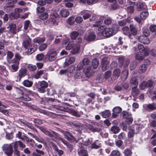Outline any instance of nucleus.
<instances>
[{
  "mask_svg": "<svg viewBox=\"0 0 156 156\" xmlns=\"http://www.w3.org/2000/svg\"><path fill=\"white\" fill-rule=\"evenodd\" d=\"M13 144V147L14 149L13 152L14 154L16 156H20V152L18 149V146H19L21 150L22 151L23 150V149L26 147V145L20 140L16 141L14 142Z\"/></svg>",
  "mask_w": 156,
  "mask_h": 156,
  "instance_id": "f257e3e1",
  "label": "nucleus"
},
{
  "mask_svg": "<svg viewBox=\"0 0 156 156\" xmlns=\"http://www.w3.org/2000/svg\"><path fill=\"white\" fill-rule=\"evenodd\" d=\"M80 48V45L79 44H74L72 42H69L66 46V50H69L71 49V52L73 54L79 53Z\"/></svg>",
  "mask_w": 156,
  "mask_h": 156,
  "instance_id": "f03ea898",
  "label": "nucleus"
},
{
  "mask_svg": "<svg viewBox=\"0 0 156 156\" xmlns=\"http://www.w3.org/2000/svg\"><path fill=\"white\" fill-rule=\"evenodd\" d=\"M91 123L92 125L88 124L87 126V127L89 130L94 132H99L101 131L102 127L101 124L93 121L91 122Z\"/></svg>",
  "mask_w": 156,
  "mask_h": 156,
  "instance_id": "7ed1b4c3",
  "label": "nucleus"
},
{
  "mask_svg": "<svg viewBox=\"0 0 156 156\" xmlns=\"http://www.w3.org/2000/svg\"><path fill=\"white\" fill-rule=\"evenodd\" d=\"M57 54L56 51L53 48L50 49L48 51L45 55V58L49 62L54 61L57 58Z\"/></svg>",
  "mask_w": 156,
  "mask_h": 156,
  "instance_id": "20e7f679",
  "label": "nucleus"
},
{
  "mask_svg": "<svg viewBox=\"0 0 156 156\" xmlns=\"http://www.w3.org/2000/svg\"><path fill=\"white\" fill-rule=\"evenodd\" d=\"M98 31L102 32L103 36L109 37L112 36L113 33V29L107 28L104 26H101L98 28Z\"/></svg>",
  "mask_w": 156,
  "mask_h": 156,
  "instance_id": "39448f33",
  "label": "nucleus"
},
{
  "mask_svg": "<svg viewBox=\"0 0 156 156\" xmlns=\"http://www.w3.org/2000/svg\"><path fill=\"white\" fill-rule=\"evenodd\" d=\"M2 148L4 153L7 156H12L13 150L11 144H4L2 146Z\"/></svg>",
  "mask_w": 156,
  "mask_h": 156,
  "instance_id": "423d86ee",
  "label": "nucleus"
},
{
  "mask_svg": "<svg viewBox=\"0 0 156 156\" xmlns=\"http://www.w3.org/2000/svg\"><path fill=\"white\" fill-rule=\"evenodd\" d=\"M23 91L22 90L18 89L16 95L17 98L25 101H29L30 98L27 96L23 95Z\"/></svg>",
  "mask_w": 156,
  "mask_h": 156,
  "instance_id": "0eeeda50",
  "label": "nucleus"
},
{
  "mask_svg": "<svg viewBox=\"0 0 156 156\" xmlns=\"http://www.w3.org/2000/svg\"><path fill=\"white\" fill-rule=\"evenodd\" d=\"M60 131L64 134L65 138L68 140L72 142L76 141V138L71 133L62 129H61Z\"/></svg>",
  "mask_w": 156,
  "mask_h": 156,
  "instance_id": "6e6552de",
  "label": "nucleus"
},
{
  "mask_svg": "<svg viewBox=\"0 0 156 156\" xmlns=\"http://www.w3.org/2000/svg\"><path fill=\"white\" fill-rule=\"evenodd\" d=\"M40 87L37 90L41 93H44L46 92V89L48 86V83L45 81H42L39 83Z\"/></svg>",
  "mask_w": 156,
  "mask_h": 156,
  "instance_id": "1a4fd4ad",
  "label": "nucleus"
},
{
  "mask_svg": "<svg viewBox=\"0 0 156 156\" xmlns=\"http://www.w3.org/2000/svg\"><path fill=\"white\" fill-rule=\"evenodd\" d=\"M109 58L106 57L103 58L101 60V68L103 71H104L107 69L109 63Z\"/></svg>",
  "mask_w": 156,
  "mask_h": 156,
  "instance_id": "9d476101",
  "label": "nucleus"
},
{
  "mask_svg": "<svg viewBox=\"0 0 156 156\" xmlns=\"http://www.w3.org/2000/svg\"><path fill=\"white\" fill-rule=\"evenodd\" d=\"M24 40H23L22 44L23 47L26 49L28 48L31 44V40L30 37L27 36H24Z\"/></svg>",
  "mask_w": 156,
  "mask_h": 156,
  "instance_id": "9b49d317",
  "label": "nucleus"
},
{
  "mask_svg": "<svg viewBox=\"0 0 156 156\" xmlns=\"http://www.w3.org/2000/svg\"><path fill=\"white\" fill-rule=\"evenodd\" d=\"M90 62L89 60L87 58H84L81 62L78 64L76 67L77 69H78L79 70L82 69L84 66L87 64L89 63Z\"/></svg>",
  "mask_w": 156,
  "mask_h": 156,
  "instance_id": "f8f14e48",
  "label": "nucleus"
},
{
  "mask_svg": "<svg viewBox=\"0 0 156 156\" xmlns=\"http://www.w3.org/2000/svg\"><path fill=\"white\" fill-rule=\"evenodd\" d=\"M27 71V69L25 68H22L19 70L18 73L17 79L19 81L26 75Z\"/></svg>",
  "mask_w": 156,
  "mask_h": 156,
  "instance_id": "ddd939ff",
  "label": "nucleus"
},
{
  "mask_svg": "<svg viewBox=\"0 0 156 156\" xmlns=\"http://www.w3.org/2000/svg\"><path fill=\"white\" fill-rule=\"evenodd\" d=\"M48 136L50 137L52 140L55 141L57 140H59L60 139V137L59 136L58 134L52 130L50 131Z\"/></svg>",
  "mask_w": 156,
  "mask_h": 156,
  "instance_id": "4468645a",
  "label": "nucleus"
},
{
  "mask_svg": "<svg viewBox=\"0 0 156 156\" xmlns=\"http://www.w3.org/2000/svg\"><path fill=\"white\" fill-rule=\"evenodd\" d=\"M12 61L13 64L11 65V67L13 72H16L19 67V61L16 60L15 59H13Z\"/></svg>",
  "mask_w": 156,
  "mask_h": 156,
  "instance_id": "2eb2a0df",
  "label": "nucleus"
},
{
  "mask_svg": "<svg viewBox=\"0 0 156 156\" xmlns=\"http://www.w3.org/2000/svg\"><path fill=\"white\" fill-rule=\"evenodd\" d=\"M138 39L140 42L144 44H148L150 43V41L148 38L146 36L144 35L140 36Z\"/></svg>",
  "mask_w": 156,
  "mask_h": 156,
  "instance_id": "dca6fc26",
  "label": "nucleus"
},
{
  "mask_svg": "<svg viewBox=\"0 0 156 156\" xmlns=\"http://www.w3.org/2000/svg\"><path fill=\"white\" fill-rule=\"evenodd\" d=\"M49 19V24L52 26L55 25H57L58 23L56 21V17L54 15L52 14L50 16Z\"/></svg>",
  "mask_w": 156,
  "mask_h": 156,
  "instance_id": "f3484780",
  "label": "nucleus"
},
{
  "mask_svg": "<svg viewBox=\"0 0 156 156\" xmlns=\"http://www.w3.org/2000/svg\"><path fill=\"white\" fill-rule=\"evenodd\" d=\"M149 53V51H146L144 53H138L137 55V60L142 61L144 59V56L147 55Z\"/></svg>",
  "mask_w": 156,
  "mask_h": 156,
  "instance_id": "a211bd4d",
  "label": "nucleus"
},
{
  "mask_svg": "<svg viewBox=\"0 0 156 156\" xmlns=\"http://www.w3.org/2000/svg\"><path fill=\"white\" fill-rule=\"evenodd\" d=\"M7 28H9V31L12 34H16V25L14 24H9Z\"/></svg>",
  "mask_w": 156,
  "mask_h": 156,
  "instance_id": "6ab92c4d",
  "label": "nucleus"
},
{
  "mask_svg": "<svg viewBox=\"0 0 156 156\" xmlns=\"http://www.w3.org/2000/svg\"><path fill=\"white\" fill-rule=\"evenodd\" d=\"M121 73V70L119 68H116L114 69L113 72V74L114 76V80L117 79L120 76Z\"/></svg>",
  "mask_w": 156,
  "mask_h": 156,
  "instance_id": "aec40b11",
  "label": "nucleus"
},
{
  "mask_svg": "<svg viewBox=\"0 0 156 156\" xmlns=\"http://www.w3.org/2000/svg\"><path fill=\"white\" fill-rule=\"evenodd\" d=\"M75 58L74 57H70L66 59L65 62L66 66H68L74 62Z\"/></svg>",
  "mask_w": 156,
  "mask_h": 156,
  "instance_id": "412c9836",
  "label": "nucleus"
},
{
  "mask_svg": "<svg viewBox=\"0 0 156 156\" xmlns=\"http://www.w3.org/2000/svg\"><path fill=\"white\" fill-rule=\"evenodd\" d=\"M128 75V71L127 70L125 69L122 71L121 75L120 78L122 81H125L127 79Z\"/></svg>",
  "mask_w": 156,
  "mask_h": 156,
  "instance_id": "4be33fe9",
  "label": "nucleus"
},
{
  "mask_svg": "<svg viewBox=\"0 0 156 156\" xmlns=\"http://www.w3.org/2000/svg\"><path fill=\"white\" fill-rule=\"evenodd\" d=\"M99 0H80V2L88 5H91L97 3Z\"/></svg>",
  "mask_w": 156,
  "mask_h": 156,
  "instance_id": "5701e85b",
  "label": "nucleus"
},
{
  "mask_svg": "<svg viewBox=\"0 0 156 156\" xmlns=\"http://www.w3.org/2000/svg\"><path fill=\"white\" fill-rule=\"evenodd\" d=\"M96 35L94 32H90L89 33V34L87 37V39L90 41H94Z\"/></svg>",
  "mask_w": 156,
  "mask_h": 156,
  "instance_id": "b1692460",
  "label": "nucleus"
},
{
  "mask_svg": "<svg viewBox=\"0 0 156 156\" xmlns=\"http://www.w3.org/2000/svg\"><path fill=\"white\" fill-rule=\"evenodd\" d=\"M78 155L80 156H88L87 151L84 148H81L78 152Z\"/></svg>",
  "mask_w": 156,
  "mask_h": 156,
  "instance_id": "393cba45",
  "label": "nucleus"
},
{
  "mask_svg": "<svg viewBox=\"0 0 156 156\" xmlns=\"http://www.w3.org/2000/svg\"><path fill=\"white\" fill-rule=\"evenodd\" d=\"M22 84L25 87H30L32 86L33 83L32 81L28 80H26L23 81Z\"/></svg>",
  "mask_w": 156,
  "mask_h": 156,
  "instance_id": "a878e982",
  "label": "nucleus"
},
{
  "mask_svg": "<svg viewBox=\"0 0 156 156\" xmlns=\"http://www.w3.org/2000/svg\"><path fill=\"white\" fill-rule=\"evenodd\" d=\"M130 33L132 34L136 35V25L133 24H131L130 25Z\"/></svg>",
  "mask_w": 156,
  "mask_h": 156,
  "instance_id": "bb28decb",
  "label": "nucleus"
},
{
  "mask_svg": "<svg viewBox=\"0 0 156 156\" xmlns=\"http://www.w3.org/2000/svg\"><path fill=\"white\" fill-rule=\"evenodd\" d=\"M59 14L62 17H66L69 15V12L66 9L62 10L60 11Z\"/></svg>",
  "mask_w": 156,
  "mask_h": 156,
  "instance_id": "cd10ccee",
  "label": "nucleus"
},
{
  "mask_svg": "<svg viewBox=\"0 0 156 156\" xmlns=\"http://www.w3.org/2000/svg\"><path fill=\"white\" fill-rule=\"evenodd\" d=\"M83 76V73L80 70H76L74 75L75 78L80 79L82 78Z\"/></svg>",
  "mask_w": 156,
  "mask_h": 156,
  "instance_id": "c85d7f7f",
  "label": "nucleus"
},
{
  "mask_svg": "<svg viewBox=\"0 0 156 156\" xmlns=\"http://www.w3.org/2000/svg\"><path fill=\"white\" fill-rule=\"evenodd\" d=\"M122 30L123 34L125 35L128 36L130 33V29L127 26L123 27Z\"/></svg>",
  "mask_w": 156,
  "mask_h": 156,
  "instance_id": "c756f323",
  "label": "nucleus"
},
{
  "mask_svg": "<svg viewBox=\"0 0 156 156\" xmlns=\"http://www.w3.org/2000/svg\"><path fill=\"white\" fill-rule=\"evenodd\" d=\"M147 108L150 110H154L156 109V103H153L147 105Z\"/></svg>",
  "mask_w": 156,
  "mask_h": 156,
  "instance_id": "7c9ffc66",
  "label": "nucleus"
},
{
  "mask_svg": "<svg viewBox=\"0 0 156 156\" xmlns=\"http://www.w3.org/2000/svg\"><path fill=\"white\" fill-rule=\"evenodd\" d=\"M91 70V67L90 66L89 63L86 65L83 69V71L85 74L90 73Z\"/></svg>",
  "mask_w": 156,
  "mask_h": 156,
  "instance_id": "2f4dec72",
  "label": "nucleus"
},
{
  "mask_svg": "<svg viewBox=\"0 0 156 156\" xmlns=\"http://www.w3.org/2000/svg\"><path fill=\"white\" fill-rule=\"evenodd\" d=\"M111 113L108 110H105L101 112V115L103 118H107L111 115Z\"/></svg>",
  "mask_w": 156,
  "mask_h": 156,
  "instance_id": "473e14b6",
  "label": "nucleus"
},
{
  "mask_svg": "<svg viewBox=\"0 0 156 156\" xmlns=\"http://www.w3.org/2000/svg\"><path fill=\"white\" fill-rule=\"evenodd\" d=\"M110 130L113 133L116 134L119 132L120 129L119 127L117 126H114L111 128Z\"/></svg>",
  "mask_w": 156,
  "mask_h": 156,
  "instance_id": "72a5a7b5",
  "label": "nucleus"
},
{
  "mask_svg": "<svg viewBox=\"0 0 156 156\" xmlns=\"http://www.w3.org/2000/svg\"><path fill=\"white\" fill-rule=\"evenodd\" d=\"M99 63V61L97 59L94 58L92 60V66L95 69H96L98 67Z\"/></svg>",
  "mask_w": 156,
  "mask_h": 156,
  "instance_id": "f704fd0d",
  "label": "nucleus"
},
{
  "mask_svg": "<svg viewBox=\"0 0 156 156\" xmlns=\"http://www.w3.org/2000/svg\"><path fill=\"white\" fill-rule=\"evenodd\" d=\"M37 49L36 46H31V47L29 48L27 51V53L28 55H30Z\"/></svg>",
  "mask_w": 156,
  "mask_h": 156,
  "instance_id": "c9c22d12",
  "label": "nucleus"
},
{
  "mask_svg": "<svg viewBox=\"0 0 156 156\" xmlns=\"http://www.w3.org/2000/svg\"><path fill=\"white\" fill-rule=\"evenodd\" d=\"M147 69V67L145 64H143L141 65L139 69V72L141 73H144Z\"/></svg>",
  "mask_w": 156,
  "mask_h": 156,
  "instance_id": "e433bc0d",
  "label": "nucleus"
},
{
  "mask_svg": "<svg viewBox=\"0 0 156 156\" xmlns=\"http://www.w3.org/2000/svg\"><path fill=\"white\" fill-rule=\"evenodd\" d=\"M101 146V143L100 141L98 140L96 141L92 145V147L93 148L97 149L100 147Z\"/></svg>",
  "mask_w": 156,
  "mask_h": 156,
  "instance_id": "4c0bfd02",
  "label": "nucleus"
},
{
  "mask_svg": "<svg viewBox=\"0 0 156 156\" xmlns=\"http://www.w3.org/2000/svg\"><path fill=\"white\" fill-rule=\"evenodd\" d=\"M79 33L78 32L76 31L72 32L70 34V37L71 39L75 40L78 36Z\"/></svg>",
  "mask_w": 156,
  "mask_h": 156,
  "instance_id": "58836bf2",
  "label": "nucleus"
},
{
  "mask_svg": "<svg viewBox=\"0 0 156 156\" xmlns=\"http://www.w3.org/2000/svg\"><path fill=\"white\" fill-rule=\"evenodd\" d=\"M138 48L140 53H144L146 51H148V50L147 49H145L142 44H139L138 46Z\"/></svg>",
  "mask_w": 156,
  "mask_h": 156,
  "instance_id": "ea45409f",
  "label": "nucleus"
},
{
  "mask_svg": "<svg viewBox=\"0 0 156 156\" xmlns=\"http://www.w3.org/2000/svg\"><path fill=\"white\" fill-rule=\"evenodd\" d=\"M7 54V59L8 62L9 63H10L9 61H10V60L13 58L14 55L13 54L12 51H8Z\"/></svg>",
  "mask_w": 156,
  "mask_h": 156,
  "instance_id": "a19ab883",
  "label": "nucleus"
},
{
  "mask_svg": "<svg viewBox=\"0 0 156 156\" xmlns=\"http://www.w3.org/2000/svg\"><path fill=\"white\" fill-rule=\"evenodd\" d=\"M148 15V12L147 11L142 12L140 13V17L142 20H144Z\"/></svg>",
  "mask_w": 156,
  "mask_h": 156,
  "instance_id": "79ce46f5",
  "label": "nucleus"
},
{
  "mask_svg": "<svg viewBox=\"0 0 156 156\" xmlns=\"http://www.w3.org/2000/svg\"><path fill=\"white\" fill-rule=\"evenodd\" d=\"M38 128L43 133L47 135H48L50 131H48L46 128L43 126H40Z\"/></svg>",
  "mask_w": 156,
  "mask_h": 156,
  "instance_id": "37998d69",
  "label": "nucleus"
},
{
  "mask_svg": "<svg viewBox=\"0 0 156 156\" xmlns=\"http://www.w3.org/2000/svg\"><path fill=\"white\" fill-rule=\"evenodd\" d=\"M48 15L47 12H44L41 14L39 16V18L42 20H45L48 18Z\"/></svg>",
  "mask_w": 156,
  "mask_h": 156,
  "instance_id": "c03bdc74",
  "label": "nucleus"
},
{
  "mask_svg": "<svg viewBox=\"0 0 156 156\" xmlns=\"http://www.w3.org/2000/svg\"><path fill=\"white\" fill-rule=\"evenodd\" d=\"M35 123V126L37 127H39V126L37 125H41L43 124V121L39 119H35L33 121Z\"/></svg>",
  "mask_w": 156,
  "mask_h": 156,
  "instance_id": "a18cd8bd",
  "label": "nucleus"
},
{
  "mask_svg": "<svg viewBox=\"0 0 156 156\" xmlns=\"http://www.w3.org/2000/svg\"><path fill=\"white\" fill-rule=\"evenodd\" d=\"M45 39L44 38L37 37L34 39L33 41L34 42L40 43L44 41Z\"/></svg>",
  "mask_w": 156,
  "mask_h": 156,
  "instance_id": "49530a36",
  "label": "nucleus"
},
{
  "mask_svg": "<svg viewBox=\"0 0 156 156\" xmlns=\"http://www.w3.org/2000/svg\"><path fill=\"white\" fill-rule=\"evenodd\" d=\"M146 84L147 87L151 88L154 87V83L151 80H149L146 82Z\"/></svg>",
  "mask_w": 156,
  "mask_h": 156,
  "instance_id": "de8ad7c7",
  "label": "nucleus"
},
{
  "mask_svg": "<svg viewBox=\"0 0 156 156\" xmlns=\"http://www.w3.org/2000/svg\"><path fill=\"white\" fill-rule=\"evenodd\" d=\"M81 14L83 15V19L84 20H86L89 18L91 16V15L87 13L86 11H82L81 12Z\"/></svg>",
  "mask_w": 156,
  "mask_h": 156,
  "instance_id": "09e8293b",
  "label": "nucleus"
},
{
  "mask_svg": "<svg viewBox=\"0 0 156 156\" xmlns=\"http://www.w3.org/2000/svg\"><path fill=\"white\" fill-rule=\"evenodd\" d=\"M119 66L120 67H121L123 65L125 58L124 57H120L118 58Z\"/></svg>",
  "mask_w": 156,
  "mask_h": 156,
  "instance_id": "8fccbe9b",
  "label": "nucleus"
},
{
  "mask_svg": "<svg viewBox=\"0 0 156 156\" xmlns=\"http://www.w3.org/2000/svg\"><path fill=\"white\" fill-rule=\"evenodd\" d=\"M144 5L143 3L139 2L137 3V11H142L144 9Z\"/></svg>",
  "mask_w": 156,
  "mask_h": 156,
  "instance_id": "3c124183",
  "label": "nucleus"
},
{
  "mask_svg": "<svg viewBox=\"0 0 156 156\" xmlns=\"http://www.w3.org/2000/svg\"><path fill=\"white\" fill-rule=\"evenodd\" d=\"M104 78V75L102 74H98L96 78V80L98 83L101 82Z\"/></svg>",
  "mask_w": 156,
  "mask_h": 156,
  "instance_id": "603ef678",
  "label": "nucleus"
},
{
  "mask_svg": "<svg viewBox=\"0 0 156 156\" xmlns=\"http://www.w3.org/2000/svg\"><path fill=\"white\" fill-rule=\"evenodd\" d=\"M45 73V71L44 70H40L37 72L35 75V77L36 79L39 78L41 75Z\"/></svg>",
  "mask_w": 156,
  "mask_h": 156,
  "instance_id": "864d4df0",
  "label": "nucleus"
},
{
  "mask_svg": "<svg viewBox=\"0 0 156 156\" xmlns=\"http://www.w3.org/2000/svg\"><path fill=\"white\" fill-rule=\"evenodd\" d=\"M22 135V133L19 131L16 134V137L18 138L19 139H21L23 141H24L25 139L24 136H26L25 135H23L22 137H21Z\"/></svg>",
  "mask_w": 156,
  "mask_h": 156,
  "instance_id": "5fc2aeb1",
  "label": "nucleus"
},
{
  "mask_svg": "<svg viewBox=\"0 0 156 156\" xmlns=\"http://www.w3.org/2000/svg\"><path fill=\"white\" fill-rule=\"evenodd\" d=\"M27 67L29 70L32 71H34L36 69V66L35 65L31 64L28 65L27 66Z\"/></svg>",
  "mask_w": 156,
  "mask_h": 156,
  "instance_id": "6e6d98bb",
  "label": "nucleus"
},
{
  "mask_svg": "<svg viewBox=\"0 0 156 156\" xmlns=\"http://www.w3.org/2000/svg\"><path fill=\"white\" fill-rule=\"evenodd\" d=\"M22 9L20 8H16L15 9V13L18 18L20 16V13L22 12Z\"/></svg>",
  "mask_w": 156,
  "mask_h": 156,
  "instance_id": "4d7b16f0",
  "label": "nucleus"
},
{
  "mask_svg": "<svg viewBox=\"0 0 156 156\" xmlns=\"http://www.w3.org/2000/svg\"><path fill=\"white\" fill-rule=\"evenodd\" d=\"M132 94L134 97L133 99L134 101L136 100V87H135L132 89Z\"/></svg>",
  "mask_w": 156,
  "mask_h": 156,
  "instance_id": "13d9d810",
  "label": "nucleus"
},
{
  "mask_svg": "<svg viewBox=\"0 0 156 156\" xmlns=\"http://www.w3.org/2000/svg\"><path fill=\"white\" fill-rule=\"evenodd\" d=\"M122 108L120 107H116L113 109V112L118 114L121 113L122 112Z\"/></svg>",
  "mask_w": 156,
  "mask_h": 156,
  "instance_id": "bf43d9fd",
  "label": "nucleus"
},
{
  "mask_svg": "<svg viewBox=\"0 0 156 156\" xmlns=\"http://www.w3.org/2000/svg\"><path fill=\"white\" fill-rule=\"evenodd\" d=\"M112 19L110 17H108L106 19L104 20V23L107 25H109L111 24L112 23Z\"/></svg>",
  "mask_w": 156,
  "mask_h": 156,
  "instance_id": "052dcab7",
  "label": "nucleus"
},
{
  "mask_svg": "<svg viewBox=\"0 0 156 156\" xmlns=\"http://www.w3.org/2000/svg\"><path fill=\"white\" fill-rule=\"evenodd\" d=\"M44 57V55L42 53H41L37 55L36 56V58L37 60L40 61L43 59Z\"/></svg>",
  "mask_w": 156,
  "mask_h": 156,
  "instance_id": "680f3d73",
  "label": "nucleus"
},
{
  "mask_svg": "<svg viewBox=\"0 0 156 156\" xmlns=\"http://www.w3.org/2000/svg\"><path fill=\"white\" fill-rule=\"evenodd\" d=\"M111 75V72L110 71H108L106 72L104 75V78L105 79H107L109 78Z\"/></svg>",
  "mask_w": 156,
  "mask_h": 156,
  "instance_id": "e2e57ef3",
  "label": "nucleus"
},
{
  "mask_svg": "<svg viewBox=\"0 0 156 156\" xmlns=\"http://www.w3.org/2000/svg\"><path fill=\"white\" fill-rule=\"evenodd\" d=\"M30 22L29 20H27L24 22V29L25 30H27L30 24Z\"/></svg>",
  "mask_w": 156,
  "mask_h": 156,
  "instance_id": "0e129e2a",
  "label": "nucleus"
},
{
  "mask_svg": "<svg viewBox=\"0 0 156 156\" xmlns=\"http://www.w3.org/2000/svg\"><path fill=\"white\" fill-rule=\"evenodd\" d=\"M47 45L45 43H44L40 45L39 47V49L40 51H43L44 50L47 48Z\"/></svg>",
  "mask_w": 156,
  "mask_h": 156,
  "instance_id": "69168bd1",
  "label": "nucleus"
},
{
  "mask_svg": "<svg viewBox=\"0 0 156 156\" xmlns=\"http://www.w3.org/2000/svg\"><path fill=\"white\" fill-rule=\"evenodd\" d=\"M124 153L125 156H129L132 154V152L130 150L126 149L124 151Z\"/></svg>",
  "mask_w": 156,
  "mask_h": 156,
  "instance_id": "338daca9",
  "label": "nucleus"
},
{
  "mask_svg": "<svg viewBox=\"0 0 156 156\" xmlns=\"http://www.w3.org/2000/svg\"><path fill=\"white\" fill-rule=\"evenodd\" d=\"M110 156H120V153L118 151H113L112 152Z\"/></svg>",
  "mask_w": 156,
  "mask_h": 156,
  "instance_id": "774afa93",
  "label": "nucleus"
}]
</instances>
